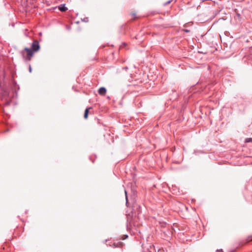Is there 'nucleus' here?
Here are the masks:
<instances>
[{"label":"nucleus","instance_id":"nucleus-11","mask_svg":"<svg viewBox=\"0 0 252 252\" xmlns=\"http://www.w3.org/2000/svg\"><path fill=\"white\" fill-rule=\"evenodd\" d=\"M9 103L8 102H6V105H9Z\"/></svg>","mask_w":252,"mask_h":252},{"label":"nucleus","instance_id":"nucleus-8","mask_svg":"<svg viewBox=\"0 0 252 252\" xmlns=\"http://www.w3.org/2000/svg\"><path fill=\"white\" fill-rule=\"evenodd\" d=\"M91 108H86L85 111V114H88V113H89V109H90Z\"/></svg>","mask_w":252,"mask_h":252},{"label":"nucleus","instance_id":"nucleus-14","mask_svg":"<svg viewBox=\"0 0 252 252\" xmlns=\"http://www.w3.org/2000/svg\"><path fill=\"white\" fill-rule=\"evenodd\" d=\"M220 252H223L222 250H221V251H220Z\"/></svg>","mask_w":252,"mask_h":252},{"label":"nucleus","instance_id":"nucleus-2","mask_svg":"<svg viewBox=\"0 0 252 252\" xmlns=\"http://www.w3.org/2000/svg\"><path fill=\"white\" fill-rule=\"evenodd\" d=\"M98 93L100 95H104L106 93V89L104 87H101L99 89Z\"/></svg>","mask_w":252,"mask_h":252},{"label":"nucleus","instance_id":"nucleus-9","mask_svg":"<svg viewBox=\"0 0 252 252\" xmlns=\"http://www.w3.org/2000/svg\"><path fill=\"white\" fill-rule=\"evenodd\" d=\"M88 116V114H85V113H84V118H85V119H87Z\"/></svg>","mask_w":252,"mask_h":252},{"label":"nucleus","instance_id":"nucleus-3","mask_svg":"<svg viewBox=\"0 0 252 252\" xmlns=\"http://www.w3.org/2000/svg\"><path fill=\"white\" fill-rule=\"evenodd\" d=\"M59 9L62 12L66 11L67 10V8L65 6V4H61L58 6Z\"/></svg>","mask_w":252,"mask_h":252},{"label":"nucleus","instance_id":"nucleus-7","mask_svg":"<svg viewBox=\"0 0 252 252\" xmlns=\"http://www.w3.org/2000/svg\"><path fill=\"white\" fill-rule=\"evenodd\" d=\"M125 192L126 198V203L127 204V192L126 190H125Z\"/></svg>","mask_w":252,"mask_h":252},{"label":"nucleus","instance_id":"nucleus-13","mask_svg":"<svg viewBox=\"0 0 252 252\" xmlns=\"http://www.w3.org/2000/svg\"><path fill=\"white\" fill-rule=\"evenodd\" d=\"M167 3H170V1H168Z\"/></svg>","mask_w":252,"mask_h":252},{"label":"nucleus","instance_id":"nucleus-5","mask_svg":"<svg viewBox=\"0 0 252 252\" xmlns=\"http://www.w3.org/2000/svg\"><path fill=\"white\" fill-rule=\"evenodd\" d=\"M127 222L129 223V227H131L132 224L134 226L135 224H133L132 222L131 221L129 220V219L128 217H127Z\"/></svg>","mask_w":252,"mask_h":252},{"label":"nucleus","instance_id":"nucleus-1","mask_svg":"<svg viewBox=\"0 0 252 252\" xmlns=\"http://www.w3.org/2000/svg\"><path fill=\"white\" fill-rule=\"evenodd\" d=\"M40 49L39 42L37 40H34L32 44V49L26 47L24 50L21 52L23 57L24 53L26 52L27 55L25 59L27 61H30L33 55L34 52L38 51Z\"/></svg>","mask_w":252,"mask_h":252},{"label":"nucleus","instance_id":"nucleus-6","mask_svg":"<svg viewBox=\"0 0 252 252\" xmlns=\"http://www.w3.org/2000/svg\"><path fill=\"white\" fill-rule=\"evenodd\" d=\"M246 142H252V138H247L245 140Z\"/></svg>","mask_w":252,"mask_h":252},{"label":"nucleus","instance_id":"nucleus-4","mask_svg":"<svg viewBox=\"0 0 252 252\" xmlns=\"http://www.w3.org/2000/svg\"><path fill=\"white\" fill-rule=\"evenodd\" d=\"M2 95L3 97L7 96L8 94V92L7 90H2Z\"/></svg>","mask_w":252,"mask_h":252},{"label":"nucleus","instance_id":"nucleus-12","mask_svg":"<svg viewBox=\"0 0 252 252\" xmlns=\"http://www.w3.org/2000/svg\"><path fill=\"white\" fill-rule=\"evenodd\" d=\"M185 31H186V32H188V31H188V30H185Z\"/></svg>","mask_w":252,"mask_h":252},{"label":"nucleus","instance_id":"nucleus-10","mask_svg":"<svg viewBox=\"0 0 252 252\" xmlns=\"http://www.w3.org/2000/svg\"><path fill=\"white\" fill-rule=\"evenodd\" d=\"M29 71H30V72H32V68H31V66H30V67H29Z\"/></svg>","mask_w":252,"mask_h":252}]
</instances>
